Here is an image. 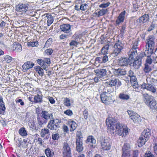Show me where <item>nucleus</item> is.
<instances>
[{
	"label": "nucleus",
	"instance_id": "obj_34",
	"mask_svg": "<svg viewBox=\"0 0 157 157\" xmlns=\"http://www.w3.org/2000/svg\"><path fill=\"white\" fill-rule=\"evenodd\" d=\"M108 12V10L107 9H102L98 11V12H96V14L99 17L106 14Z\"/></svg>",
	"mask_w": 157,
	"mask_h": 157
},
{
	"label": "nucleus",
	"instance_id": "obj_55",
	"mask_svg": "<svg viewBox=\"0 0 157 157\" xmlns=\"http://www.w3.org/2000/svg\"><path fill=\"white\" fill-rule=\"evenodd\" d=\"M72 38L75 40L78 41V39L79 38V35L78 34L75 33L73 35Z\"/></svg>",
	"mask_w": 157,
	"mask_h": 157
},
{
	"label": "nucleus",
	"instance_id": "obj_25",
	"mask_svg": "<svg viewBox=\"0 0 157 157\" xmlns=\"http://www.w3.org/2000/svg\"><path fill=\"white\" fill-rule=\"evenodd\" d=\"M82 141H80L79 140H76V149L77 151L79 152L82 151L83 150V147L82 145Z\"/></svg>",
	"mask_w": 157,
	"mask_h": 157
},
{
	"label": "nucleus",
	"instance_id": "obj_54",
	"mask_svg": "<svg viewBox=\"0 0 157 157\" xmlns=\"http://www.w3.org/2000/svg\"><path fill=\"white\" fill-rule=\"evenodd\" d=\"M146 63L147 64H151L152 63V59L151 58V56H150L149 55H147V58L146 59Z\"/></svg>",
	"mask_w": 157,
	"mask_h": 157
},
{
	"label": "nucleus",
	"instance_id": "obj_62",
	"mask_svg": "<svg viewBox=\"0 0 157 157\" xmlns=\"http://www.w3.org/2000/svg\"><path fill=\"white\" fill-rule=\"evenodd\" d=\"M37 62L39 65L41 66L43 64V59H39L37 60Z\"/></svg>",
	"mask_w": 157,
	"mask_h": 157
},
{
	"label": "nucleus",
	"instance_id": "obj_60",
	"mask_svg": "<svg viewBox=\"0 0 157 157\" xmlns=\"http://www.w3.org/2000/svg\"><path fill=\"white\" fill-rule=\"evenodd\" d=\"M102 62L105 63L108 60V58L107 56L105 55L102 58Z\"/></svg>",
	"mask_w": 157,
	"mask_h": 157
},
{
	"label": "nucleus",
	"instance_id": "obj_30",
	"mask_svg": "<svg viewBox=\"0 0 157 157\" xmlns=\"http://www.w3.org/2000/svg\"><path fill=\"white\" fill-rule=\"evenodd\" d=\"M130 78V81L133 87L137 88L138 86V83L137 81V79L135 76L131 77Z\"/></svg>",
	"mask_w": 157,
	"mask_h": 157
},
{
	"label": "nucleus",
	"instance_id": "obj_19",
	"mask_svg": "<svg viewBox=\"0 0 157 157\" xmlns=\"http://www.w3.org/2000/svg\"><path fill=\"white\" fill-rule=\"evenodd\" d=\"M141 59L140 58L137 59L136 60H135L133 63H131L130 65L133 67L135 69H137L141 66Z\"/></svg>",
	"mask_w": 157,
	"mask_h": 157
},
{
	"label": "nucleus",
	"instance_id": "obj_46",
	"mask_svg": "<svg viewBox=\"0 0 157 157\" xmlns=\"http://www.w3.org/2000/svg\"><path fill=\"white\" fill-rule=\"evenodd\" d=\"M83 116L85 120H87L88 118V116L89 115L88 111L87 109H85L83 112Z\"/></svg>",
	"mask_w": 157,
	"mask_h": 157
},
{
	"label": "nucleus",
	"instance_id": "obj_8",
	"mask_svg": "<svg viewBox=\"0 0 157 157\" xmlns=\"http://www.w3.org/2000/svg\"><path fill=\"white\" fill-rule=\"evenodd\" d=\"M110 139L108 137H105L101 139L100 141L101 147L104 150H108L111 147L110 143Z\"/></svg>",
	"mask_w": 157,
	"mask_h": 157
},
{
	"label": "nucleus",
	"instance_id": "obj_31",
	"mask_svg": "<svg viewBox=\"0 0 157 157\" xmlns=\"http://www.w3.org/2000/svg\"><path fill=\"white\" fill-rule=\"evenodd\" d=\"M119 98L123 100H127L130 98V96L124 92L121 93L119 95Z\"/></svg>",
	"mask_w": 157,
	"mask_h": 157
},
{
	"label": "nucleus",
	"instance_id": "obj_61",
	"mask_svg": "<svg viewBox=\"0 0 157 157\" xmlns=\"http://www.w3.org/2000/svg\"><path fill=\"white\" fill-rule=\"evenodd\" d=\"M52 43V39H49L46 42L45 45L46 46H49V45H51Z\"/></svg>",
	"mask_w": 157,
	"mask_h": 157
},
{
	"label": "nucleus",
	"instance_id": "obj_9",
	"mask_svg": "<svg viewBox=\"0 0 157 157\" xmlns=\"http://www.w3.org/2000/svg\"><path fill=\"white\" fill-rule=\"evenodd\" d=\"M108 89L107 90V92L104 91L101 94L100 98L101 101L104 103L108 104L109 102L111 101V99L108 93Z\"/></svg>",
	"mask_w": 157,
	"mask_h": 157
},
{
	"label": "nucleus",
	"instance_id": "obj_27",
	"mask_svg": "<svg viewBox=\"0 0 157 157\" xmlns=\"http://www.w3.org/2000/svg\"><path fill=\"white\" fill-rule=\"evenodd\" d=\"M148 140L147 139L144 138L141 136L140 137L139 139L138 140V146L139 147L142 146L143 145L145 144V142Z\"/></svg>",
	"mask_w": 157,
	"mask_h": 157
},
{
	"label": "nucleus",
	"instance_id": "obj_5",
	"mask_svg": "<svg viewBox=\"0 0 157 157\" xmlns=\"http://www.w3.org/2000/svg\"><path fill=\"white\" fill-rule=\"evenodd\" d=\"M60 121L57 119L53 118L51 119L49 121L47 127L48 129L51 130H56L59 127Z\"/></svg>",
	"mask_w": 157,
	"mask_h": 157
},
{
	"label": "nucleus",
	"instance_id": "obj_59",
	"mask_svg": "<svg viewBox=\"0 0 157 157\" xmlns=\"http://www.w3.org/2000/svg\"><path fill=\"white\" fill-rule=\"evenodd\" d=\"M94 80L95 82H98L100 80H101L102 79L101 78L99 77V76H97L94 78Z\"/></svg>",
	"mask_w": 157,
	"mask_h": 157
},
{
	"label": "nucleus",
	"instance_id": "obj_22",
	"mask_svg": "<svg viewBox=\"0 0 157 157\" xmlns=\"http://www.w3.org/2000/svg\"><path fill=\"white\" fill-rule=\"evenodd\" d=\"M137 55V52L136 50L131 49L129 52L128 59L129 61L133 60Z\"/></svg>",
	"mask_w": 157,
	"mask_h": 157
},
{
	"label": "nucleus",
	"instance_id": "obj_35",
	"mask_svg": "<svg viewBox=\"0 0 157 157\" xmlns=\"http://www.w3.org/2000/svg\"><path fill=\"white\" fill-rule=\"evenodd\" d=\"M96 140L92 136H88L86 141V143H92L93 144H95L96 143Z\"/></svg>",
	"mask_w": 157,
	"mask_h": 157
},
{
	"label": "nucleus",
	"instance_id": "obj_3",
	"mask_svg": "<svg viewBox=\"0 0 157 157\" xmlns=\"http://www.w3.org/2000/svg\"><path fill=\"white\" fill-rule=\"evenodd\" d=\"M53 117L52 113H49L46 110H44L42 111L41 113L40 117L38 116L37 119L39 125L41 126L44 122L43 118L47 120L53 119Z\"/></svg>",
	"mask_w": 157,
	"mask_h": 157
},
{
	"label": "nucleus",
	"instance_id": "obj_24",
	"mask_svg": "<svg viewBox=\"0 0 157 157\" xmlns=\"http://www.w3.org/2000/svg\"><path fill=\"white\" fill-rule=\"evenodd\" d=\"M151 135V133L150 130L148 128H147L146 129L144 130L142 132L141 136L144 138L147 139L148 140V139Z\"/></svg>",
	"mask_w": 157,
	"mask_h": 157
},
{
	"label": "nucleus",
	"instance_id": "obj_45",
	"mask_svg": "<svg viewBox=\"0 0 157 157\" xmlns=\"http://www.w3.org/2000/svg\"><path fill=\"white\" fill-rule=\"evenodd\" d=\"M151 70L150 67L147 63L145 64L144 67V71L146 73L149 72Z\"/></svg>",
	"mask_w": 157,
	"mask_h": 157
},
{
	"label": "nucleus",
	"instance_id": "obj_18",
	"mask_svg": "<svg viewBox=\"0 0 157 157\" xmlns=\"http://www.w3.org/2000/svg\"><path fill=\"white\" fill-rule=\"evenodd\" d=\"M125 11H124L121 12L119 15L116 20V24L117 25H119L121 23L123 22L125 18Z\"/></svg>",
	"mask_w": 157,
	"mask_h": 157
},
{
	"label": "nucleus",
	"instance_id": "obj_38",
	"mask_svg": "<svg viewBox=\"0 0 157 157\" xmlns=\"http://www.w3.org/2000/svg\"><path fill=\"white\" fill-rule=\"evenodd\" d=\"M109 46L108 44H106L101 49V53L104 54H107L109 49Z\"/></svg>",
	"mask_w": 157,
	"mask_h": 157
},
{
	"label": "nucleus",
	"instance_id": "obj_58",
	"mask_svg": "<svg viewBox=\"0 0 157 157\" xmlns=\"http://www.w3.org/2000/svg\"><path fill=\"white\" fill-rule=\"evenodd\" d=\"M133 45L131 49L136 50L138 45V43L136 41H135L134 43H133Z\"/></svg>",
	"mask_w": 157,
	"mask_h": 157
},
{
	"label": "nucleus",
	"instance_id": "obj_32",
	"mask_svg": "<svg viewBox=\"0 0 157 157\" xmlns=\"http://www.w3.org/2000/svg\"><path fill=\"white\" fill-rule=\"evenodd\" d=\"M34 102L36 103H40L42 101L41 96L38 94L34 96Z\"/></svg>",
	"mask_w": 157,
	"mask_h": 157
},
{
	"label": "nucleus",
	"instance_id": "obj_26",
	"mask_svg": "<svg viewBox=\"0 0 157 157\" xmlns=\"http://www.w3.org/2000/svg\"><path fill=\"white\" fill-rule=\"evenodd\" d=\"M11 48L12 50L17 52H20L22 50L21 45L19 44H13Z\"/></svg>",
	"mask_w": 157,
	"mask_h": 157
},
{
	"label": "nucleus",
	"instance_id": "obj_50",
	"mask_svg": "<svg viewBox=\"0 0 157 157\" xmlns=\"http://www.w3.org/2000/svg\"><path fill=\"white\" fill-rule=\"evenodd\" d=\"M79 42L75 40H72L70 43L69 45L70 46H76L78 44Z\"/></svg>",
	"mask_w": 157,
	"mask_h": 157
},
{
	"label": "nucleus",
	"instance_id": "obj_1",
	"mask_svg": "<svg viewBox=\"0 0 157 157\" xmlns=\"http://www.w3.org/2000/svg\"><path fill=\"white\" fill-rule=\"evenodd\" d=\"M106 123L110 127V131L111 134H116L122 137H125L128 133V129L125 128L122 124L117 123L116 120L112 117H109L106 120Z\"/></svg>",
	"mask_w": 157,
	"mask_h": 157
},
{
	"label": "nucleus",
	"instance_id": "obj_40",
	"mask_svg": "<svg viewBox=\"0 0 157 157\" xmlns=\"http://www.w3.org/2000/svg\"><path fill=\"white\" fill-rule=\"evenodd\" d=\"M154 49L151 48H147L145 51L144 53L145 54H147V55H149L150 56H150L151 54H152L153 53V50Z\"/></svg>",
	"mask_w": 157,
	"mask_h": 157
},
{
	"label": "nucleus",
	"instance_id": "obj_41",
	"mask_svg": "<svg viewBox=\"0 0 157 157\" xmlns=\"http://www.w3.org/2000/svg\"><path fill=\"white\" fill-rule=\"evenodd\" d=\"M141 18L142 19V23H144L147 22L149 19V16L147 14H145L141 17Z\"/></svg>",
	"mask_w": 157,
	"mask_h": 157
},
{
	"label": "nucleus",
	"instance_id": "obj_28",
	"mask_svg": "<svg viewBox=\"0 0 157 157\" xmlns=\"http://www.w3.org/2000/svg\"><path fill=\"white\" fill-rule=\"evenodd\" d=\"M63 103L64 105L67 107H69L71 105V103L73 102V99H70L69 98H63Z\"/></svg>",
	"mask_w": 157,
	"mask_h": 157
},
{
	"label": "nucleus",
	"instance_id": "obj_14",
	"mask_svg": "<svg viewBox=\"0 0 157 157\" xmlns=\"http://www.w3.org/2000/svg\"><path fill=\"white\" fill-rule=\"evenodd\" d=\"M154 37L152 36H148L146 45V49H147V48L154 49L155 43L154 42Z\"/></svg>",
	"mask_w": 157,
	"mask_h": 157
},
{
	"label": "nucleus",
	"instance_id": "obj_20",
	"mask_svg": "<svg viewBox=\"0 0 157 157\" xmlns=\"http://www.w3.org/2000/svg\"><path fill=\"white\" fill-rule=\"evenodd\" d=\"M130 61L127 58H121L118 60V64L121 66H126Z\"/></svg>",
	"mask_w": 157,
	"mask_h": 157
},
{
	"label": "nucleus",
	"instance_id": "obj_63",
	"mask_svg": "<svg viewBox=\"0 0 157 157\" xmlns=\"http://www.w3.org/2000/svg\"><path fill=\"white\" fill-rule=\"evenodd\" d=\"M135 76L134 73L131 70H130L128 72V76L130 78Z\"/></svg>",
	"mask_w": 157,
	"mask_h": 157
},
{
	"label": "nucleus",
	"instance_id": "obj_15",
	"mask_svg": "<svg viewBox=\"0 0 157 157\" xmlns=\"http://www.w3.org/2000/svg\"><path fill=\"white\" fill-rule=\"evenodd\" d=\"M16 10L18 12H25L28 9V5L25 3H19L17 6Z\"/></svg>",
	"mask_w": 157,
	"mask_h": 157
},
{
	"label": "nucleus",
	"instance_id": "obj_39",
	"mask_svg": "<svg viewBox=\"0 0 157 157\" xmlns=\"http://www.w3.org/2000/svg\"><path fill=\"white\" fill-rule=\"evenodd\" d=\"M47 17L48 18L47 23L48 25L49 26L53 21V17L50 14L47 15Z\"/></svg>",
	"mask_w": 157,
	"mask_h": 157
},
{
	"label": "nucleus",
	"instance_id": "obj_44",
	"mask_svg": "<svg viewBox=\"0 0 157 157\" xmlns=\"http://www.w3.org/2000/svg\"><path fill=\"white\" fill-rule=\"evenodd\" d=\"M45 152L46 155L48 157H51L53 154V152H52L49 148L46 149L45 150Z\"/></svg>",
	"mask_w": 157,
	"mask_h": 157
},
{
	"label": "nucleus",
	"instance_id": "obj_64",
	"mask_svg": "<svg viewBox=\"0 0 157 157\" xmlns=\"http://www.w3.org/2000/svg\"><path fill=\"white\" fill-rule=\"evenodd\" d=\"M46 52L48 54L51 55L53 52V50L52 49H47Z\"/></svg>",
	"mask_w": 157,
	"mask_h": 157
},
{
	"label": "nucleus",
	"instance_id": "obj_37",
	"mask_svg": "<svg viewBox=\"0 0 157 157\" xmlns=\"http://www.w3.org/2000/svg\"><path fill=\"white\" fill-rule=\"evenodd\" d=\"M3 59L4 60H3V61H4L7 63H10L12 60V57L8 55L4 56H3Z\"/></svg>",
	"mask_w": 157,
	"mask_h": 157
},
{
	"label": "nucleus",
	"instance_id": "obj_43",
	"mask_svg": "<svg viewBox=\"0 0 157 157\" xmlns=\"http://www.w3.org/2000/svg\"><path fill=\"white\" fill-rule=\"evenodd\" d=\"M82 136L81 131L77 132L76 133V140L78 141L79 140L80 141H82Z\"/></svg>",
	"mask_w": 157,
	"mask_h": 157
},
{
	"label": "nucleus",
	"instance_id": "obj_6",
	"mask_svg": "<svg viewBox=\"0 0 157 157\" xmlns=\"http://www.w3.org/2000/svg\"><path fill=\"white\" fill-rule=\"evenodd\" d=\"M62 150L63 157H71V149L67 141L64 142Z\"/></svg>",
	"mask_w": 157,
	"mask_h": 157
},
{
	"label": "nucleus",
	"instance_id": "obj_57",
	"mask_svg": "<svg viewBox=\"0 0 157 157\" xmlns=\"http://www.w3.org/2000/svg\"><path fill=\"white\" fill-rule=\"evenodd\" d=\"M59 137V134L57 133H56L52 135V138L54 140H58Z\"/></svg>",
	"mask_w": 157,
	"mask_h": 157
},
{
	"label": "nucleus",
	"instance_id": "obj_12",
	"mask_svg": "<svg viewBox=\"0 0 157 157\" xmlns=\"http://www.w3.org/2000/svg\"><path fill=\"white\" fill-rule=\"evenodd\" d=\"M117 83H118L119 86H120L121 84V82L118 79L115 78H112L108 81L105 82V86L112 87L115 86Z\"/></svg>",
	"mask_w": 157,
	"mask_h": 157
},
{
	"label": "nucleus",
	"instance_id": "obj_21",
	"mask_svg": "<svg viewBox=\"0 0 157 157\" xmlns=\"http://www.w3.org/2000/svg\"><path fill=\"white\" fill-rule=\"evenodd\" d=\"M113 72L114 74L117 76L124 75L126 73V71L124 70L121 69H114L113 70Z\"/></svg>",
	"mask_w": 157,
	"mask_h": 157
},
{
	"label": "nucleus",
	"instance_id": "obj_42",
	"mask_svg": "<svg viewBox=\"0 0 157 157\" xmlns=\"http://www.w3.org/2000/svg\"><path fill=\"white\" fill-rule=\"evenodd\" d=\"M27 45L28 46L36 47L38 45V43L36 41L33 42L30 41L28 43Z\"/></svg>",
	"mask_w": 157,
	"mask_h": 157
},
{
	"label": "nucleus",
	"instance_id": "obj_11",
	"mask_svg": "<svg viewBox=\"0 0 157 157\" xmlns=\"http://www.w3.org/2000/svg\"><path fill=\"white\" fill-rule=\"evenodd\" d=\"M141 87L142 89H146L153 93H155L156 91L155 86L151 84L144 83L141 85Z\"/></svg>",
	"mask_w": 157,
	"mask_h": 157
},
{
	"label": "nucleus",
	"instance_id": "obj_49",
	"mask_svg": "<svg viewBox=\"0 0 157 157\" xmlns=\"http://www.w3.org/2000/svg\"><path fill=\"white\" fill-rule=\"evenodd\" d=\"M64 113L69 116H71L73 114L72 111L70 109H67L64 111Z\"/></svg>",
	"mask_w": 157,
	"mask_h": 157
},
{
	"label": "nucleus",
	"instance_id": "obj_52",
	"mask_svg": "<svg viewBox=\"0 0 157 157\" xmlns=\"http://www.w3.org/2000/svg\"><path fill=\"white\" fill-rule=\"evenodd\" d=\"M71 35H68V34H62L59 36V38L60 39H64L65 38H67L68 37L71 36Z\"/></svg>",
	"mask_w": 157,
	"mask_h": 157
},
{
	"label": "nucleus",
	"instance_id": "obj_7",
	"mask_svg": "<svg viewBox=\"0 0 157 157\" xmlns=\"http://www.w3.org/2000/svg\"><path fill=\"white\" fill-rule=\"evenodd\" d=\"M127 112L130 118L132 121L134 123L138 124L141 121V119L140 116L134 111L128 110Z\"/></svg>",
	"mask_w": 157,
	"mask_h": 157
},
{
	"label": "nucleus",
	"instance_id": "obj_4",
	"mask_svg": "<svg viewBox=\"0 0 157 157\" xmlns=\"http://www.w3.org/2000/svg\"><path fill=\"white\" fill-rule=\"evenodd\" d=\"M124 44L121 41L118 40L115 44L113 47V51L112 55L113 56H116L120 55L124 48Z\"/></svg>",
	"mask_w": 157,
	"mask_h": 157
},
{
	"label": "nucleus",
	"instance_id": "obj_17",
	"mask_svg": "<svg viewBox=\"0 0 157 157\" xmlns=\"http://www.w3.org/2000/svg\"><path fill=\"white\" fill-rule=\"evenodd\" d=\"M94 72L96 73L97 76H99V77L101 79L103 77L106 76L107 73L106 70L104 69L95 70Z\"/></svg>",
	"mask_w": 157,
	"mask_h": 157
},
{
	"label": "nucleus",
	"instance_id": "obj_51",
	"mask_svg": "<svg viewBox=\"0 0 157 157\" xmlns=\"http://www.w3.org/2000/svg\"><path fill=\"white\" fill-rule=\"evenodd\" d=\"M43 63L47 64L48 65H49L51 63L50 59L49 58H45L43 59Z\"/></svg>",
	"mask_w": 157,
	"mask_h": 157
},
{
	"label": "nucleus",
	"instance_id": "obj_2",
	"mask_svg": "<svg viewBox=\"0 0 157 157\" xmlns=\"http://www.w3.org/2000/svg\"><path fill=\"white\" fill-rule=\"evenodd\" d=\"M143 96L145 104L148 105L152 110H156L157 108V104L153 97L147 94H143Z\"/></svg>",
	"mask_w": 157,
	"mask_h": 157
},
{
	"label": "nucleus",
	"instance_id": "obj_36",
	"mask_svg": "<svg viewBox=\"0 0 157 157\" xmlns=\"http://www.w3.org/2000/svg\"><path fill=\"white\" fill-rule=\"evenodd\" d=\"M18 132L20 135L22 136H26L27 135V131L24 127L20 128Z\"/></svg>",
	"mask_w": 157,
	"mask_h": 157
},
{
	"label": "nucleus",
	"instance_id": "obj_23",
	"mask_svg": "<svg viewBox=\"0 0 157 157\" xmlns=\"http://www.w3.org/2000/svg\"><path fill=\"white\" fill-rule=\"evenodd\" d=\"M34 65V64L31 62H27L23 65L22 67L24 71L32 68Z\"/></svg>",
	"mask_w": 157,
	"mask_h": 157
},
{
	"label": "nucleus",
	"instance_id": "obj_53",
	"mask_svg": "<svg viewBox=\"0 0 157 157\" xmlns=\"http://www.w3.org/2000/svg\"><path fill=\"white\" fill-rule=\"evenodd\" d=\"M144 157H155V156L151 152L149 151L145 153Z\"/></svg>",
	"mask_w": 157,
	"mask_h": 157
},
{
	"label": "nucleus",
	"instance_id": "obj_13",
	"mask_svg": "<svg viewBox=\"0 0 157 157\" xmlns=\"http://www.w3.org/2000/svg\"><path fill=\"white\" fill-rule=\"evenodd\" d=\"M130 148V146L128 143H125L122 147L123 154L122 157H129L130 153L128 150Z\"/></svg>",
	"mask_w": 157,
	"mask_h": 157
},
{
	"label": "nucleus",
	"instance_id": "obj_47",
	"mask_svg": "<svg viewBox=\"0 0 157 157\" xmlns=\"http://www.w3.org/2000/svg\"><path fill=\"white\" fill-rule=\"evenodd\" d=\"M110 4V3L109 2L103 3L99 5V7L101 8H105L109 6Z\"/></svg>",
	"mask_w": 157,
	"mask_h": 157
},
{
	"label": "nucleus",
	"instance_id": "obj_33",
	"mask_svg": "<svg viewBox=\"0 0 157 157\" xmlns=\"http://www.w3.org/2000/svg\"><path fill=\"white\" fill-rule=\"evenodd\" d=\"M34 68L40 76H42L43 75L44 73V70L40 66H36L34 67Z\"/></svg>",
	"mask_w": 157,
	"mask_h": 157
},
{
	"label": "nucleus",
	"instance_id": "obj_56",
	"mask_svg": "<svg viewBox=\"0 0 157 157\" xmlns=\"http://www.w3.org/2000/svg\"><path fill=\"white\" fill-rule=\"evenodd\" d=\"M6 109V108L5 107V105L4 102H1L0 103V110H2L4 111H5Z\"/></svg>",
	"mask_w": 157,
	"mask_h": 157
},
{
	"label": "nucleus",
	"instance_id": "obj_10",
	"mask_svg": "<svg viewBox=\"0 0 157 157\" xmlns=\"http://www.w3.org/2000/svg\"><path fill=\"white\" fill-rule=\"evenodd\" d=\"M60 29L61 30L67 34L68 35H72L73 34L71 32V27L69 24H64L60 26Z\"/></svg>",
	"mask_w": 157,
	"mask_h": 157
},
{
	"label": "nucleus",
	"instance_id": "obj_16",
	"mask_svg": "<svg viewBox=\"0 0 157 157\" xmlns=\"http://www.w3.org/2000/svg\"><path fill=\"white\" fill-rule=\"evenodd\" d=\"M50 134L49 129L47 128L42 129L41 130L40 135L42 137H44V139H48Z\"/></svg>",
	"mask_w": 157,
	"mask_h": 157
},
{
	"label": "nucleus",
	"instance_id": "obj_48",
	"mask_svg": "<svg viewBox=\"0 0 157 157\" xmlns=\"http://www.w3.org/2000/svg\"><path fill=\"white\" fill-rule=\"evenodd\" d=\"M88 6L87 4L85 3L82 4L80 6V10H85L87 9Z\"/></svg>",
	"mask_w": 157,
	"mask_h": 157
},
{
	"label": "nucleus",
	"instance_id": "obj_29",
	"mask_svg": "<svg viewBox=\"0 0 157 157\" xmlns=\"http://www.w3.org/2000/svg\"><path fill=\"white\" fill-rule=\"evenodd\" d=\"M68 123L70 126V131L71 132L75 130L77 126V125L75 122L73 121H69Z\"/></svg>",
	"mask_w": 157,
	"mask_h": 157
}]
</instances>
